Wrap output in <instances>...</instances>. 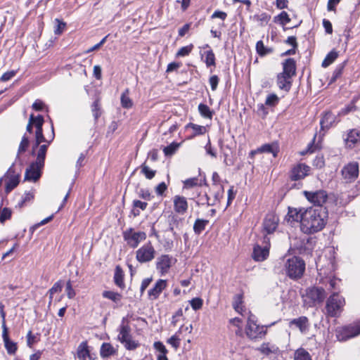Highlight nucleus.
<instances>
[{"label":"nucleus","instance_id":"27","mask_svg":"<svg viewBox=\"0 0 360 360\" xmlns=\"http://www.w3.org/2000/svg\"><path fill=\"white\" fill-rule=\"evenodd\" d=\"M124 321L125 319L124 318L119 328V335L117 339L121 343L126 342L127 339L131 337L130 334L131 328L129 325L124 323Z\"/></svg>","mask_w":360,"mask_h":360},{"label":"nucleus","instance_id":"55","mask_svg":"<svg viewBox=\"0 0 360 360\" xmlns=\"http://www.w3.org/2000/svg\"><path fill=\"white\" fill-rule=\"evenodd\" d=\"M190 304L193 310L200 309L203 304V301L200 297H195L189 301Z\"/></svg>","mask_w":360,"mask_h":360},{"label":"nucleus","instance_id":"57","mask_svg":"<svg viewBox=\"0 0 360 360\" xmlns=\"http://www.w3.org/2000/svg\"><path fill=\"white\" fill-rule=\"evenodd\" d=\"M12 211L9 208L4 207L2 211H0V221L4 223L6 220L11 217Z\"/></svg>","mask_w":360,"mask_h":360},{"label":"nucleus","instance_id":"18","mask_svg":"<svg viewBox=\"0 0 360 360\" xmlns=\"http://www.w3.org/2000/svg\"><path fill=\"white\" fill-rule=\"evenodd\" d=\"M174 209L176 213L184 214L188 210L186 198L181 195H175L173 199Z\"/></svg>","mask_w":360,"mask_h":360},{"label":"nucleus","instance_id":"42","mask_svg":"<svg viewBox=\"0 0 360 360\" xmlns=\"http://www.w3.org/2000/svg\"><path fill=\"white\" fill-rule=\"evenodd\" d=\"M275 22H279L282 25H285L290 22V18L285 11H282L280 14L274 18Z\"/></svg>","mask_w":360,"mask_h":360},{"label":"nucleus","instance_id":"25","mask_svg":"<svg viewBox=\"0 0 360 360\" xmlns=\"http://www.w3.org/2000/svg\"><path fill=\"white\" fill-rule=\"evenodd\" d=\"M117 353V349L115 348L110 343L103 342L100 348V356L103 359H107Z\"/></svg>","mask_w":360,"mask_h":360},{"label":"nucleus","instance_id":"43","mask_svg":"<svg viewBox=\"0 0 360 360\" xmlns=\"http://www.w3.org/2000/svg\"><path fill=\"white\" fill-rule=\"evenodd\" d=\"M205 56V63L207 67L214 66L215 65V56L213 53L212 50L210 49L204 53Z\"/></svg>","mask_w":360,"mask_h":360},{"label":"nucleus","instance_id":"19","mask_svg":"<svg viewBox=\"0 0 360 360\" xmlns=\"http://www.w3.org/2000/svg\"><path fill=\"white\" fill-rule=\"evenodd\" d=\"M284 75L292 78L296 74V63L293 58H288L283 63V72Z\"/></svg>","mask_w":360,"mask_h":360},{"label":"nucleus","instance_id":"35","mask_svg":"<svg viewBox=\"0 0 360 360\" xmlns=\"http://www.w3.org/2000/svg\"><path fill=\"white\" fill-rule=\"evenodd\" d=\"M209 221L202 219H197L193 224V231L196 234H200L205 229Z\"/></svg>","mask_w":360,"mask_h":360},{"label":"nucleus","instance_id":"52","mask_svg":"<svg viewBox=\"0 0 360 360\" xmlns=\"http://www.w3.org/2000/svg\"><path fill=\"white\" fill-rule=\"evenodd\" d=\"M279 101V98L275 94H269L266 99L265 104L268 106H275Z\"/></svg>","mask_w":360,"mask_h":360},{"label":"nucleus","instance_id":"30","mask_svg":"<svg viewBox=\"0 0 360 360\" xmlns=\"http://www.w3.org/2000/svg\"><path fill=\"white\" fill-rule=\"evenodd\" d=\"M124 276V272L122 268L120 266H117L115 270L114 282L115 285L121 289H124L125 288Z\"/></svg>","mask_w":360,"mask_h":360},{"label":"nucleus","instance_id":"14","mask_svg":"<svg viewBox=\"0 0 360 360\" xmlns=\"http://www.w3.org/2000/svg\"><path fill=\"white\" fill-rule=\"evenodd\" d=\"M290 327L295 326L299 329L302 334H307L310 328V323L309 319L305 316H302L296 319H292L289 322Z\"/></svg>","mask_w":360,"mask_h":360},{"label":"nucleus","instance_id":"6","mask_svg":"<svg viewBox=\"0 0 360 360\" xmlns=\"http://www.w3.org/2000/svg\"><path fill=\"white\" fill-rule=\"evenodd\" d=\"M336 337L340 341H345L360 334V321L353 324L338 327L336 330Z\"/></svg>","mask_w":360,"mask_h":360},{"label":"nucleus","instance_id":"46","mask_svg":"<svg viewBox=\"0 0 360 360\" xmlns=\"http://www.w3.org/2000/svg\"><path fill=\"white\" fill-rule=\"evenodd\" d=\"M254 19L260 22L261 26L266 25L271 19V15L266 13H262L254 15Z\"/></svg>","mask_w":360,"mask_h":360},{"label":"nucleus","instance_id":"58","mask_svg":"<svg viewBox=\"0 0 360 360\" xmlns=\"http://www.w3.org/2000/svg\"><path fill=\"white\" fill-rule=\"evenodd\" d=\"M128 350H134L139 346V343L133 340L132 337L127 339L126 342H122Z\"/></svg>","mask_w":360,"mask_h":360},{"label":"nucleus","instance_id":"64","mask_svg":"<svg viewBox=\"0 0 360 360\" xmlns=\"http://www.w3.org/2000/svg\"><path fill=\"white\" fill-rule=\"evenodd\" d=\"M167 186L165 182H162L155 187V193L158 195L162 196L167 190Z\"/></svg>","mask_w":360,"mask_h":360},{"label":"nucleus","instance_id":"23","mask_svg":"<svg viewBox=\"0 0 360 360\" xmlns=\"http://www.w3.org/2000/svg\"><path fill=\"white\" fill-rule=\"evenodd\" d=\"M269 253V250L267 246L262 248L259 245H256L253 249L252 258L257 262H262L267 258Z\"/></svg>","mask_w":360,"mask_h":360},{"label":"nucleus","instance_id":"54","mask_svg":"<svg viewBox=\"0 0 360 360\" xmlns=\"http://www.w3.org/2000/svg\"><path fill=\"white\" fill-rule=\"evenodd\" d=\"M29 143H30V141H29L27 136L24 135L22 138L20 143L18 153L20 154V153H24L28 148Z\"/></svg>","mask_w":360,"mask_h":360},{"label":"nucleus","instance_id":"61","mask_svg":"<svg viewBox=\"0 0 360 360\" xmlns=\"http://www.w3.org/2000/svg\"><path fill=\"white\" fill-rule=\"evenodd\" d=\"M56 25L54 29L55 34L59 35L60 34L65 27V23L63 21H60L59 19L56 18L55 20Z\"/></svg>","mask_w":360,"mask_h":360},{"label":"nucleus","instance_id":"62","mask_svg":"<svg viewBox=\"0 0 360 360\" xmlns=\"http://www.w3.org/2000/svg\"><path fill=\"white\" fill-rule=\"evenodd\" d=\"M205 149L207 155H210L213 158H217V153L215 150L212 148L210 139L208 140L207 144L205 145Z\"/></svg>","mask_w":360,"mask_h":360},{"label":"nucleus","instance_id":"20","mask_svg":"<svg viewBox=\"0 0 360 360\" xmlns=\"http://www.w3.org/2000/svg\"><path fill=\"white\" fill-rule=\"evenodd\" d=\"M2 338L4 342V346L9 354H13L17 351V345L15 342L11 341L8 337V328L2 329Z\"/></svg>","mask_w":360,"mask_h":360},{"label":"nucleus","instance_id":"13","mask_svg":"<svg viewBox=\"0 0 360 360\" xmlns=\"http://www.w3.org/2000/svg\"><path fill=\"white\" fill-rule=\"evenodd\" d=\"M175 259L168 255H162L157 259L156 269L160 271L161 275L168 273L170 267Z\"/></svg>","mask_w":360,"mask_h":360},{"label":"nucleus","instance_id":"59","mask_svg":"<svg viewBox=\"0 0 360 360\" xmlns=\"http://www.w3.org/2000/svg\"><path fill=\"white\" fill-rule=\"evenodd\" d=\"M188 127H191L194 131L195 135L203 134L206 131L205 127L193 123L188 124Z\"/></svg>","mask_w":360,"mask_h":360},{"label":"nucleus","instance_id":"1","mask_svg":"<svg viewBox=\"0 0 360 360\" xmlns=\"http://www.w3.org/2000/svg\"><path fill=\"white\" fill-rule=\"evenodd\" d=\"M328 210L324 207L309 208L304 212L300 225L301 231L305 234H313L321 231L326 226Z\"/></svg>","mask_w":360,"mask_h":360},{"label":"nucleus","instance_id":"11","mask_svg":"<svg viewBox=\"0 0 360 360\" xmlns=\"http://www.w3.org/2000/svg\"><path fill=\"white\" fill-rule=\"evenodd\" d=\"M311 167L304 163H298L294 165L289 174V178L292 181H300L304 179L309 174Z\"/></svg>","mask_w":360,"mask_h":360},{"label":"nucleus","instance_id":"21","mask_svg":"<svg viewBox=\"0 0 360 360\" xmlns=\"http://www.w3.org/2000/svg\"><path fill=\"white\" fill-rule=\"evenodd\" d=\"M77 356L79 360H93L86 341L82 342L79 345L77 349Z\"/></svg>","mask_w":360,"mask_h":360},{"label":"nucleus","instance_id":"2","mask_svg":"<svg viewBox=\"0 0 360 360\" xmlns=\"http://www.w3.org/2000/svg\"><path fill=\"white\" fill-rule=\"evenodd\" d=\"M287 276L293 280L300 278L305 271V262L299 257H292L287 259L285 264Z\"/></svg>","mask_w":360,"mask_h":360},{"label":"nucleus","instance_id":"41","mask_svg":"<svg viewBox=\"0 0 360 360\" xmlns=\"http://www.w3.org/2000/svg\"><path fill=\"white\" fill-rule=\"evenodd\" d=\"M148 203L146 202H142L139 200H135L133 201V207L132 214L134 217L139 216L140 214L139 210H136V208H140L141 210H145Z\"/></svg>","mask_w":360,"mask_h":360},{"label":"nucleus","instance_id":"45","mask_svg":"<svg viewBox=\"0 0 360 360\" xmlns=\"http://www.w3.org/2000/svg\"><path fill=\"white\" fill-rule=\"evenodd\" d=\"M91 111L95 120H97L101 115L100 100L98 98L91 105Z\"/></svg>","mask_w":360,"mask_h":360},{"label":"nucleus","instance_id":"7","mask_svg":"<svg viewBox=\"0 0 360 360\" xmlns=\"http://www.w3.org/2000/svg\"><path fill=\"white\" fill-rule=\"evenodd\" d=\"M123 238L129 247L135 248L146 238V234L143 231L135 232L132 228H129L123 232Z\"/></svg>","mask_w":360,"mask_h":360},{"label":"nucleus","instance_id":"9","mask_svg":"<svg viewBox=\"0 0 360 360\" xmlns=\"http://www.w3.org/2000/svg\"><path fill=\"white\" fill-rule=\"evenodd\" d=\"M304 195L311 203L316 205V207H323V205L328 199L327 192L324 190H319L316 191H304Z\"/></svg>","mask_w":360,"mask_h":360},{"label":"nucleus","instance_id":"37","mask_svg":"<svg viewBox=\"0 0 360 360\" xmlns=\"http://www.w3.org/2000/svg\"><path fill=\"white\" fill-rule=\"evenodd\" d=\"M121 105L124 108H131L133 105V101L129 96V89H126L121 95Z\"/></svg>","mask_w":360,"mask_h":360},{"label":"nucleus","instance_id":"26","mask_svg":"<svg viewBox=\"0 0 360 360\" xmlns=\"http://www.w3.org/2000/svg\"><path fill=\"white\" fill-rule=\"evenodd\" d=\"M257 350L262 354L269 356L270 354H276L279 352V348L277 345L271 342H264Z\"/></svg>","mask_w":360,"mask_h":360},{"label":"nucleus","instance_id":"5","mask_svg":"<svg viewBox=\"0 0 360 360\" xmlns=\"http://www.w3.org/2000/svg\"><path fill=\"white\" fill-rule=\"evenodd\" d=\"M266 327L257 325L251 317H249L245 327V334L250 340H258L262 339L266 335Z\"/></svg>","mask_w":360,"mask_h":360},{"label":"nucleus","instance_id":"24","mask_svg":"<svg viewBox=\"0 0 360 360\" xmlns=\"http://www.w3.org/2000/svg\"><path fill=\"white\" fill-rule=\"evenodd\" d=\"M276 83L278 88L281 90L285 91V92H288L292 86L291 78L284 75L282 73L278 74Z\"/></svg>","mask_w":360,"mask_h":360},{"label":"nucleus","instance_id":"60","mask_svg":"<svg viewBox=\"0 0 360 360\" xmlns=\"http://www.w3.org/2000/svg\"><path fill=\"white\" fill-rule=\"evenodd\" d=\"M13 176H18V177L20 176V171L16 169L14 164H13L9 167V169H8V171L6 172V173L4 174V176L3 177H11Z\"/></svg>","mask_w":360,"mask_h":360},{"label":"nucleus","instance_id":"15","mask_svg":"<svg viewBox=\"0 0 360 360\" xmlns=\"http://www.w3.org/2000/svg\"><path fill=\"white\" fill-rule=\"evenodd\" d=\"M167 287V281L159 279L155 283L154 286L148 292V297L150 300H156L159 297L163 290Z\"/></svg>","mask_w":360,"mask_h":360},{"label":"nucleus","instance_id":"50","mask_svg":"<svg viewBox=\"0 0 360 360\" xmlns=\"http://www.w3.org/2000/svg\"><path fill=\"white\" fill-rule=\"evenodd\" d=\"M196 203L198 205H207L208 206H211L214 205V201H211L210 198L205 193L199 198V199L196 201Z\"/></svg>","mask_w":360,"mask_h":360},{"label":"nucleus","instance_id":"34","mask_svg":"<svg viewBox=\"0 0 360 360\" xmlns=\"http://www.w3.org/2000/svg\"><path fill=\"white\" fill-rule=\"evenodd\" d=\"M183 330V326L167 340V343L171 345L174 349H178L180 346V334Z\"/></svg>","mask_w":360,"mask_h":360},{"label":"nucleus","instance_id":"38","mask_svg":"<svg viewBox=\"0 0 360 360\" xmlns=\"http://www.w3.org/2000/svg\"><path fill=\"white\" fill-rule=\"evenodd\" d=\"M102 296L104 298L109 299V300H112L115 303H117V302H120V300L122 299L121 294H120L118 292H113V291H110V290L103 291L102 293Z\"/></svg>","mask_w":360,"mask_h":360},{"label":"nucleus","instance_id":"53","mask_svg":"<svg viewBox=\"0 0 360 360\" xmlns=\"http://www.w3.org/2000/svg\"><path fill=\"white\" fill-rule=\"evenodd\" d=\"M193 44H190L189 46L181 47L176 53V57H184L189 55L193 49Z\"/></svg>","mask_w":360,"mask_h":360},{"label":"nucleus","instance_id":"47","mask_svg":"<svg viewBox=\"0 0 360 360\" xmlns=\"http://www.w3.org/2000/svg\"><path fill=\"white\" fill-rule=\"evenodd\" d=\"M196 186H201L200 180L198 177L190 178L184 181V188H191Z\"/></svg>","mask_w":360,"mask_h":360},{"label":"nucleus","instance_id":"8","mask_svg":"<svg viewBox=\"0 0 360 360\" xmlns=\"http://www.w3.org/2000/svg\"><path fill=\"white\" fill-rule=\"evenodd\" d=\"M155 252L152 244L148 243L136 250V258L140 263L149 262L155 258Z\"/></svg>","mask_w":360,"mask_h":360},{"label":"nucleus","instance_id":"39","mask_svg":"<svg viewBox=\"0 0 360 360\" xmlns=\"http://www.w3.org/2000/svg\"><path fill=\"white\" fill-rule=\"evenodd\" d=\"M256 51L257 53L260 56H264L267 54L272 53L273 49L271 48H267L264 46L263 41L262 40L258 41L256 44Z\"/></svg>","mask_w":360,"mask_h":360},{"label":"nucleus","instance_id":"16","mask_svg":"<svg viewBox=\"0 0 360 360\" xmlns=\"http://www.w3.org/2000/svg\"><path fill=\"white\" fill-rule=\"evenodd\" d=\"M278 224V219L274 214H268L264 221H263V227L264 231L267 234H271L274 233L277 229Z\"/></svg>","mask_w":360,"mask_h":360},{"label":"nucleus","instance_id":"49","mask_svg":"<svg viewBox=\"0 0 360 360\" xmlns=\"http://www.w3.org/2000/svg\"><path fill=\"white\" fill-rule=\"evenodd\" d=\"M154 348L159 352V354L157 356H167V354L168 353V350L165 347V346L163 345L161 342H155L153 345Z\"/></svg>","mask_w":360,"mask_h":360},{"label":"nucleus","instance_id":"28","mask_svg":"<svg viewBox=\"0 0 360 360\" xmlns=\"http://www.w3.org/2000/svg\"><path fill=\"white\" fill-rule=\"evenodd\" d=\"M304 217V212H301V210H297V208L289 207L288 212L286 216L288 221H300V225H302V221Z\"/></svg>","mask_w":360,"mask_h":360},{"label":"nucleus","instance_id":"56","mask_svg":"<svg viewBox=\"0 0 360 360\" xmlns=\"http://www.w3.org/2000/svg\"><path fill=\"white\" fill-rule=\"evenodd\" d=\"M179 145L174 143L164 148L163 151L166 156H170L173 155L177 150Z\"/></svg>","mask_w":360,"mask_h":360},{"label":"nucleus","instance_id":"10","mask_svg":"<svg viewBox=\"0 0 360 360\" xmlns=\"http://www.w3.org/2000/svg\"><path fill=\"white\" fill-rule=\"evenodd\" d=\"M342 175L346 183L354 181L359 176V164L352 162L345 165L342 169Z\"/></svg>","mask_w":360,"mask_h":360},{"label":"nucleus","instance_id":"40","mask_svg":"<svg viewBox=\"0 0 360 360\" xmlns=\"http://www.w3.org/2000/svg\"><path fill=\"white\" fill-rule=\"evenodd\" d=\"M338 56V53L337 51H331L330 52H329L322 62V67L326 68L329 66L331 63H333L335 61Z\"/></svg>","mask_w":360,"mask_h":360},{"label":"nucleus","instance_id":"17","mask_svg":"<svg viewBox=\"0 0 360 360\" xmlns=\"http://www.w3.org/2000/svg\"><path fill=\"white\" fill-rule=\"evenodd\" d=\"M51 134L49 136V140L46 139V142L47 143L43 144L39 146V150L37 153V160H36L37 162H38L39 163H41L44 165V160H45V157H46V154L47 148H48L49 145L51 143V142L54 139V129H53V125L52 122H51Z\"/></svg>","mask_w":360,"mask_h":360},{"label":"nucleus","instance_id":"3","mask_svg":"<svg viewBox=\"0 0 360 360\" xmlns=\"http://www.w3.org/2000/svg\"><path fill=\"white\" fill-rule=\"evenodd\" d=\"M326 296L325 290L321 287L316 286L307 288L302 295L304 304L309 307L322 303Z\"/></svg>","mask_w":360,"mask_h":360},{"label":"nucleus","instance_id":"63","mask_svg":"<svg viewBox=\"0 0 360 360\" xmlns=\"http://www.w3.org/2000/svg\"><path fill=\"white\" fill-rule=\"evenodd\" d=\"M65 291L69 299H72L76 295L75 291L72 288L70 281H68L66 283Z\"/></svg>","mask_w":360,"mask_h":360},{"label":"nucleus","instance_id":"12","mask_svg":"<svg viewBox=\"0 0 360 360\" xmlns=\"http://www.w3.org/2000/svg\"><path fill=\"white\" fill-rule=\"evenodd\" d=\"M44 165L35 161L26 169L25 174V180L36 181L41 176V169Z\"/></svg>","mask_w":360,"mask_h":360},{"label":"nucleus","instance_id":"29","mask_svg":"<svg viewBox=\"0 0 360 360\" xmlns=\"http://www.w3.org/2000/svg\"><path fill=\"white\" fill-rule=\"evenodd\" d=\"M2 178L6 184L5 191L7 193H10L13 189H14L20 182V177H18V176Z\"/></svg>","mask_w":360,"mask_h":360},{"label":"nucleus","instance_id":"48","mask_svg":"<svg viewBox=\"0 0 360 360\" xmlns=\"http://www.w3.org/2000/svg\"><path fill=\"white\" fill-rule=\"evenodd\" d=\"M141 172L145 175V176L148 179H152L155 175L156 171L151 169L145 163L141 166Z\"/></svg>","mask_w":360,"mask_h":360},{"label":"nucleus","instance_id":"51","mask_svg":"<svg viewBox=\"0 0 360 360\" xmlns=\"http://www.w3.org/2000/svg\"><path fill=\"white\" fill-rule=\"evenodd\" d=\"M219 147H220L221 152V153L223 155V157H224V163L226 165H227V166L233 165V161L232 159L229 158V153L224 150L222 141L219 142Z\"/></svg>","mask_w":360,"mask_h":360},{"label":"nucleus","instance_id":"36","mask_svg":"<svg viewBox=\"0 0 360 360\" xmlns=\"http://www.w3.org/2000/svg\"><path fill=\"white\" fill-rule=\"evenodd\" d=\"M295 360H312L310 354L304 348L297 349L294 354Z\"/></svg>","mask_w":360,"mask_h":360},{"label":"nucleus","instance_id":"31","mask_svg":"<svg viewBox=\"0 0 360 360\" xmlns=\"http://www.w3.org/2000/svg\"><path fill=\"white\" fill-rule=\"evenodd\" d=\"M360 140V133L356 129H352L347 134L345 141L349 147H353Z\"/></svg>","mask_w":360,"mask_h":360},{"label":"nucleus","instance_id":"44","mask_svg":"<svg viewBox=\"0 0 360 360\" xmlns=\"http://www.w3.org/2000/svg\"><path fill=\"white\" fill-rule=\"evenodd\" d=\"M198 110L202 117L212 119V112L207 105L204 103H200L198 105Z\"/></svg>","mask_w":360,"mask_h":360},{"label":"nucleus","instance_id":"32","mask_svg":"<svg viewBox=\"0 0 360 360\" xmlns=\"http://www.w3.org/2000/svg\"><path fill=\"white\" fill-rule=\"evenodd\" d=\"M259 153H272L273 156L276 158L277 156L278 150L276 144L275 143H266L258 148Z\"/></svg>","mask_w":360,"mask_h":360},{"label":"nucleus","instance_id":"33","mask_svg":"<svg viewBox=\"0 0 360 360\" xmlns=\"http://www.w3.org/2000/svg\"><path fill=\"white\" fill-rule=\"evenodd\" d=\"M32 120H33L32 125H34L36 127L35 135H37L39 136H44L43 129H42V126L44 124L43 116H41V115H38L37 117L34 116V118Z\"/></svg>","mask_w":360,"mask_h":360},{"label":"nucleus","instance_id":"4","mask_svg":"<svg viewBox=\"0 0 360 360\" xmlns=\"http://www.w3.org/2000/svg\"><path fill=\"white\" fill-rule=\"evenodd\" d=\"M345 299L338 293H333L326 301V313L330 317H338L343 310Z\"/></svg>","mask_w":360,"mask_h":360},{"label":"nucleus","instance_id":"22","mask_svg":"<svg viewBox=\"0 0 360 360\" xmlns=\"http://www.w3.org/2000/svg\"><path fill=\"white\" fill-rule=\"evenodd\" d=\"M336 120L337 117L334 114L330 112H326L320 120L321 130H328L336 122Z\"/></svg>","mask_w":360,"mask_h":360}]
</instances>
